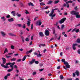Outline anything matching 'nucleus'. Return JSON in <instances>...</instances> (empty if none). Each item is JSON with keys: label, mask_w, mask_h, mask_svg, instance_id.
<instances>
[{"label": "nucleus", "mask_w": 80, "mask_h": 80, "mask_svg": "<svg viewBox=\"0 0 80 80\" xmlns=\"http://www.w3.org/2000/svg\"><path fill=\"white\" fill-rule=\"evenodd\" d=\"M70 14L72 15H75L76 14H79V12H77L75 11H71L70 12Z\"/></svg>", "instance_id": "nucleus-1"}, {"label": "nucleus", "mask_w": 80, "mask_h": 80, "mask_svg": "<svg viewBox=\"0 0 80 80\" xmlns=\"http://www.w3.org/2000/svg\"><path fill=\"white\" fill-rule=\"evenodd\" d=\"M65 20H66V18H64L62 19H61L60 21L59 22L60 23V24H62V23H63L65 21Z\"/></svg>", "instance_id": "nucleus-2"}, {"label": "nucleus", "mask_w": 80, "mask_h": 80, "mask_svg": "<svg viewBox=\"0 0 80 80\" xmlns=\"http://www.w3.org/2000/svg\"><path fill=\"white\" fill-rule=\"evenodd\" d=\"M64 65H65L66 67L67 68H70V65L68 64V62H66L64 63Z\"/></svg>", "instance_id": "nucleus-3"}, {"label": "nucleus", "mask_w": 80, "mask_h": 80, "mask_svg": "<svg viewBox=\"0 0 80 80\" xmlns=\"http://www.w3.org/2000/svg\"><path fill=\"white\" fill-rule=\"evenodd\" d=\"M45 33L46 36H48V35H49V34H50V32H49V31H48V30L46 29L45 31Z\"/></svg>", "instance_id": "nucleus-4"}, {"label": "nucleus", "mask_w": 80, "mask_h": 80, "mask_svg": "<svg viewBox=\"0 0 80 80\" xmlns=\"http://www.w3.org/2000/svg\"><path fill=\"white\" fill-rule=\"evenodd\" d=\"M35 61V59L32 58V61L30 62L29 63L30 64H31V65H32V64L33 63H34Z\"/></svg>", "instance_id": "nucleus-5"}, {"label": "nucleus", "mask_w": 80, "mask_h": 80, "mask_svg": "<svg viewBox=\"0 0 80 80\" xmlns=\"http://www.w3.org/2000/svg\"><path fill=\"white\" fill-rule=\"evenodd\" d=\"M2 60H3V64H5V63H6V59L4 58H2Z\"/></svg>", "instance_id": "nucleus-6"}, {"label": "nucleus", "mask_w": 80, "mask_h": 80, "mask_svg": "<svg viewBox=\"0 0 80 80\" xmlns=\"http://www.w3.org/2000/svg\"><path fill=\"white\" fill-rule=\"evenodd\" d=\"M55 15H56V14H54L53 15H52V16H51L50 15H49V17H51V19L52 20L53 19V18L54 17H55Z\"/></svg>", "instance_id": "nucleus-7"}, {"label": "nucleus", "mask_w": 80, "mask_h": 80, "mask_svg": "<svg viewBox=\"0 0 80 80\" xmlns=\"http://www.w3.org/2000/svg\"><path fill=\"white\" fill-rule=\"evenodd\" d=\"M41 22V21L40 20H38L37 21V23H39L38 25L39 26H40V25H42V22Z\"/></svg>", "instance_id": "nucleus-8"}, {"label": "nucleus", "mask_w": 80, "mask_h": 80, "mask_svg": "<svg viewBox=\"0 0 80 80\" xmlns=\"http://www.w3.org/2000/svg\"><path fill=\"white\" fill-rule=\"evenodd\" d=\"M29 21H28V23H27V24L28 25V27H29L30 25V20L28 19Z\"/></svg>", "instance_id": "nucleus-9"}, {"label": "nucleus", "mask_w": 80, "mask_h": 80, "mask_svg": "<svg viewBox=\"0 0 80 80\" xmlns=\"http://www.w3.org/2000/svg\"><path fill=\"white\" fill-rule=\"evenodd\" d=\"M75 73L76 75H77V76H79V75H80V74L79 73V72H78V70H77L75 72Z\"/></svg>", "instance_id": "nucleus-10"}, {"label": "nucleus", "mask_w": 80, "mask_h": 80, "mask_svg": "<svg viewBox=\"0 0 80 80\" xmlns=\"http://www.w3.org/2000/svg\"><path fill=\"white\" fill-rule=\"evenodd\" d=\"M9 35H10V36H12L13 37H16V35L12 33H9Z\"/></svg>", "instance_id": "nucleus-11"}, {"label": "nucleus", "mask_w": 80, "mask_h": 80, "mask_svg": "<svg viewBox=\"0 0 80 80\" xmlns=\"http://www.w3.org/2000/svg\"><path fill=\"white\" fill-rule=\"evenodd\" d=\"M8 21L9 22H13L14 21V19H13V18H11V19H8Z\"/></svg>", "instance_id": "nucleus-12"}, {"label": "nucleus", "mask_w": 80, "mask_h": 80, "mask_svg": "<svg viewBox=\"0 0 80 80\" xmlns=\"http://www.w3.org/2000/svg\"><path fill=\"white\" fill-rule=\"evenodd\" d=\"M54 13V10L53 9L52 10L51 13H50L49 15H50L51 16H52V15H53Z\"/></svg>", "instance_id": "nucleus-13"}, {"label": "nucleus", "mask_w": 80, "mask_h": 80, "mask_svg": "<svg viewBox=\"0 0 80 80\" xmlns=\"http://www.w3.org/2000/svg\"><path fill=\"white\" fill-rule=\"evenodd\" d=\"M11 13L13 14V16H15V11H12L11 12Z\"/></svg>", "instance_id": "nucleus-14"}, {"label": "nucleus", "mask_w": 80, "mask_h": 80, "mask_svg": "<svg viewBox=\"0 0 80 80\" xmlns=\"http://www.w3.org/2000/svg\"><path fill=\"white\" fill-rule=\"evenodd\" d=\"M61 61L62 62H63L64 64H65V62H65V59H62L61 60Z\"/></svg>", "instance_id": "nucleus-15"}, {"label": "nucleus", "mask_w": 80, "mask_h": 80, "mask_svg": "<svg viewBox=\"0 0 80 80\" xmlns=\"http://www.w3.org/2000/svg\"><path fill=\"white\" fill-rule=\"evenodd\" d=\"M76 18H80V15H78V14H76L75 15Z\"/></svg>", "instance_id": "nucleus-16"}, {"label": "nucleus", "mask_w": 80, "mask_h": 80, "mask_svg": "<svg viewBox=\"0 0 80 80\" xmlns=\"http://www.w3.org/2000/svg\"><path fill=\"white\" fill-rule=\"evenodd\" d=\"M60 2V1L59 0H55L54 1V4H57Z\"/></svg>", "instance_id": "nucleus-17"}, {"label": "nucleus", "mask_w": 80, "mask_h": 80, "mask_svg": "<svg viewBox=\"0 0 80 80\" xmlns=\"http://www.w3.org/2000/svg\"><path fill=\"white\" fill-rule=\"evenodd\" d=\"M39 35L41 37H43V32H40L39 33Z\"/></svg>", "instance_id": "nucleus-18"}, {"label": "nucleus", "mask_w": 80, "mask_h": 80, "mask_svg": "<svg viewBox=\"0 0 80 80\" xmlns=\"http://www.w3.org/2000/svg\"><path fill=\"white\" fill-rule=\"evenodd\" d=\"M1 33L3 37H5V34L4 33V32L3 31L1 32Z\"/></svg>", "instance_id": "nucleus-19"}, {"label": "nucleus", "mask_w": 80, "mask_h": 80, "mask_svg": "<svg viewBox=\"0 0 80 80\" xmlns=\"http://www.w3.org/2000/svg\"><path fill=\"white\" fill-rule=\"evenodd\" d=\"M53 3V1H50L48 2L47 3L48 5H49V4H51Z\"/></svg>", "instance_id": "nucleus-20"}, {"label": "nucleus", "mask_w": 80, "mask_h": 80, "mask_svg": "<svg viewBox=\"0 0 80 80\" xmlns=\"http://www.w3.org/2000/svg\"><path fill=\"white\" fill-rule=\"evenodd\" d=\"M28 5H29V6H30V5H31V6H34V5H33V3H32L31 2L30 3H28Z\"/></svg>", "instance_id": "nucleus-21"}, {"label": "nucleus", "mask_w": 80, "mask_h": 80, "mask_svg": "<svg viewBox=\"0 0 80 80\" xmlns=\"http://www.w3.org/2000/svg\"><path fill=\"white\" fill-rule=\"evenodd\" d=\"M73 3V1H72L70 0L67 2H66V4H68V3Z\"/></svg>", "instance_id": "nucleus-22"}, {"label": "nucleus", "mask_w": 80, "mask_h": 80, "mask_svg": "<svg viewBox=\"0 0 80 80\" xmlns=\"http://www.w3.org/2000/svg\"><path fill=\"white\" fill-rule=\"evenodd\" d=\"M21 38L22 40L23 43L25 42V39H24V37L23 36H21Z\"/></svg>", "instance_id": "nucleus-23"}, {"label": "nucleus", "mask_w": 80, "mask_h": 80, "mask_svg": "<svg viewBox=\"0 0 80 80\" xmlns=\"http://www.w3.org/2000/svg\"><path fill=\"white\" fill-rule=\"evenodd\" d=\"M40 5H41V6L45 5V4L43 2H42L40 3Z\"/></svg>", "instance_id": "nucleus-24"}, {"label": "nucleus", "mask_w": 80, "mask_h": 80, "mask_svg": "<svg viewBox=\"0 0 80 80\" xmlns=\"http://www.w3.org/2000/svg\"><path fill=\"white\" fill-rule=\"evenodd\" d=\"M6 52H8V50H7V48H6L5 49V51H4V54Z\"/></svg>", "instance_id": "nucleus-25"}, {"label": "nucleus", "mask_w": 80, "mask_h": 80, "mask_svg": "<svg viewBox=\"0 0 80 80\" xmlns=\"http://www.w3.org/2000/svg\"><path fill=\"white\" fill-rule=\"evenodd\" d=\"M60 78L61 80H63V76L61 75L60 76Z\"/></svg>", "instance_id": "nucleus-26"}, {"label": "nucleus", "mask_w": 80, "mask_h": 80, "mask_svg": "<svg viewBox=\"0 0 80 80\" xmlns=\"http://www.w3.org/2000/svg\"><path fill=\"white\" fill-rule=\"evenodd\" d=\"M27 58V56H25L23 58V59L22 60V61H25V59H26V58Z\"/></svg>", "instance_id": "nucleus-27"}, {"label": "nucleus", "mask_w": 80, "mask_h": 80, "mask_svg": "<svg viewBox=\"0 0 80 80\" xmlns=\"http://www.w3.org/2000/svg\"><path fill=\"white\" fill-rule=\"evenodd\" d=\"M42 57V54H40V53H39L37 55V57Z\"/></svg>", "instance_id": "nucleus-28"}, {"label": "nucleus", "mask_w": 80, "mask_h": 80, "mask_svg": "<svg viewBox=\"0 0 80 80\" xmlns=\"http://www.w3.org/2000/svg\"><path fill=\"white\" fill-rule=\"evenodd\" d=\"M76 42L77 43H80V38H78L77 39Z\"/></svg>", "instance_id": "nucleus-29"}, {"label": "nucleus", "mask_w": 80, "mask_h": 80, "mask_svg": "<svg viewBox=\"0 0 80 80\" xmlns=\"http://www.w3.org/2000/svg\"><path fill=\"white\" fill-rule=\"evenodd\" d=\"M25 41L26 42H29V41H30V40H29V39H28V38H27L25 39Z\"/></svg>", "instance_id": "nucleus-30"}, {"label": "nucleus", "mask_w": 80, "mask_h": 80, "mask_svg": "<svg viewBox=\"0 0 80 80\" xmlns=\"http://www.w3.org/2000/svg\"><path fill=\"white\" fill-rule=\"evenodd\" d=\"M11 64H12V62H9L7 63L6 64L7 65H11Z\"/></svg>", "instance_id": "nucleus-31"}, {"label": "nucleus", "mask_w": 80, "mask_h": 80, "mask_svg": "<svg viewBox=\"0 0 80 80\" xmlns=\"http://www.w3.org/2000/svg\"><path fill=\"white\" fill-rule=\"evenodd\" d=\"M11 48L12 50H13V49H14L15 46H13V45H12L11 46Z\"/></svg>", "instance_id": "nucleus-32"}, {"label": "nucleus", "mask_w": 80, "mask_h": 80, "mask_svg": "<svg viewBox=\"0 0 80 80\" xmlns=\"http://www.w3.org/2000/svg\"><path fill=\"white\" fill-rule=\"evenodd\" d=\"M79 29H76H76H75V32H76V33H78V32H79Z\"/></svg>", "instance_id": "nucleus-33"}, {"label": "nucleus", "mask_w": 80, "mask_h": 80, "mask_svg": "<svg viewBox=\"0 0 80 80\" xmlns=\"http://www.w3.org/2000/svg\"><path fill=\"white\" fill-rule=\"evenodd\" d=\"M12 71H13V70H12V69H9L8 70V72H12Z\"/></svg>", "instance_id": "nucleus-34"}, {"label": "nucleus", "mask_w": 80, "mask_h": 80, "mask_svg": "<svg viewBox=\"0 0 80 80\" xmlns=\"http://www.w3.org/2000/svg\"><path fill=\"white\" fill-rule=\"evenodd\" d=\"M17 17H21V14H18V12L17 13Z\"/></svg>", "instance_id": "nucleus-35"}, {"label": "nucleus", "mask_w": 80, "mask_h": 80, "mask_svg": "<svg viewBox=\"0 0 80 80\" xmlns=\"http://www.w3.org/2000/svg\"><path fill=\"white\" fill-rule=\"evenodd\" d=\"M18 26L19 27H22V24H18Z\"/></svg>", "instance_id": "nucleus-36"}, {"label": "nucleus", "mask_w": 80, "mask_h": 80, "mask_svg": "<svg viewBox=\"0 0 80 80\" xmlns=\"http://www.w3.org/2000/svg\"><path fill=\"white\" fill-rule=\"evenodd\" d=\"M20 7H23V3H20Z\"/></svg>", "instance_id": "nucleus-37"}, {"label": "nucleus", "mask_w": 80, "mask_h": 80, "mask_svg": "<svg viewBox=\"0 0 80 80\" xmlns=\"http://www.w3.org/2000/svg\"><path fill=\"white\" fill-rule=\"evenodd\" d=\"M19 78L20 80H24V79H23V77H19Z\"/></svg>", "instance_id": "nucleus-38"}, {"label": "nucleus", "mask_w": 80, "mask_h": 80, "mask_svg": "<svg viewBox=\"0 0 80 80\" xmlns=\"http://www.w3.org/2000/svg\"><path fill=\"white\" fill-rule=\"evenodd\" d=\"M11 61H15L16 60V58H13L11 59Z\"/></svg>", "instance_id": "nucleus-39"}, {"label": "nucleus", "mask_w": 80, "mask_h": 80, "mask_svg": "<svg viewBox=\"0 0 80 80\" xmlns=\"http://www.w3.org/2000/svg\"><path fill=\"white\" fill-rule=\"evenodd\" d=\"M15 62H12V64L10 65H11V67H12V66H13L15 65Z\"/></svg>", "instance_id": "nucleus-40"}, {"label": "nucleus", "mask_w": 80, "mask_h": 80, "mask_svg": "<svg viewBox=\"0 0 80 80\" xmlns=\"http://www.w3.org/2000/svg\"><path fill=\"white\" fill-rule=\"evenodd\" d=\"M26 26H25V24H23V26L22 27V28H26Z\"/></svg>", "instance_id": "nucleus-41"}, {"label": "nucleus", "mask_w": 80, "mask_h": 80, "mask_svg": "<svg viewBox=\"0 0 80 80\" xmlns=\"http://www.w3.org/2000/svg\"><path fill=\"white\" fill-rule=\"evenodd\" d=\"M10 18V16L8 14L6 16V18Z\"/></svg>", "instance_id": "nucleus-42"}, {"label": "nucleus", "mask_w": 80, "mask_h": 80, "mask_svg": "<svg viewBox=\"0 0 80 80\" xmlns=\"http://www.w3.org/2000/svg\"><path fill=\"white\" fill-rule=\"evenodd\" d=\"M34 62L36 64H38L39 62L37 61H35Z\"/></svg>", "instance_id": "nucleus-43"}, {"label": "nucleus", "mask_w": 80, "mask_h": 80, "mask_svg": "<svg viewBox=\"0 0 80 80\" xmlns=\"http://www.w3.org/2000/svg\"><path fill=\"white\" fill-rule=\"evenodd\" d=\"M72 48L73 50H75V49H76V47H75V46H72Z\"/></svg>", "instance_id": "nucleus-44"}, {"label": "nucleus", "mask_w": 80, "mask_h": 80, "mask_svg": "<svg viewBox=\"0 0 80 80\" xmlns=\"http://www.w3.org/2000/svg\"><path fill=\"white\" fill-rule=\"evenodd\" d=\"M72 46H74V47H75V46H78V44L77 43L74 44Z\"/></svg>", "instance_id": "nucleus-45"}, {"label": "nucleus", "mask_w": 80, "mask_h": 80, "mask_svg": "<svg viewBox=\"0 0 80 80\" xmlns=\"http://www.w3.org/2000/svg\"><path fill=\"white\" fill-rule=\"evenodd\" d=\"M7 78H8V77L7 76H6L4 77V79L5 80H7Z\"/></svg>", "instance_id": "nucleus-46"}, {"label": "nucleus", "mask_w": 80, "mask_h": 80, "mask_svg": "<svg viewBox=\"0 0 80 80\" xmlns=\"http://www.w3.org/2000/svg\"><path fill=\"white\" fill-rule=\"evenodd\" d=\"M8 65L4 66V68H8Z\"/></svg>", "instance_id": "nucleus-47"}, {"label": "nucleus", "mask_w": 80, "mask_h": 80, "mask_svg": "<svg viewBox=\"0 0 80 80\" xmlns=\"http://www.w3.org/2000/svg\"><path fill=\"white\" fill-rule=\"evenodd\" d=\"M1 19H4V21H5V20H6L5 18V17H4V16L1 17Z\"/></svg>", "instance_id": "nucleus-48"}, {"label": "nucleus", "mask_w": 80, "mask_h": 80, "mask_svg": "<svg viewBox=\"0 0 80 80\" xmlns=\"http://www.w3.org/2000/svg\"><path fill=\"white\" fill-rule=\"evenodd\" d=\"M49 8V7L48 6H46L44 8L45 10H47V9H48Z\"/></svg>", "instance_id": "nucleus-49"}, {"label": "nucleus", "mask_w": 80, "mask_h": 80, "mask_svg": "<svg viewBox=\"0 0 80 80\" xmlns=\"http://www.w3.org/2000/svg\"><path fill=\"white\" fill-rule=\"evenodd\" d=\"M10 67H11V69L12 70H13V66H11V65L10 66Z\"/></svg>", "instance_id": "nucleus-50"}, {"label": "nucleus", "mask_w": 80, "mask_h": 80, "mask_svg": "<svg viewBox=\"0 0 80 80\" xmlns=\"http://www.w3.org/2000/svg\"><path fill=\"white\" fill-rule=\"evenodd\" d=\"M67 8H69L70 7V4H68V3L67 4Z\"/></svg>", "instance_id": "nucleus-51"}, {"label": "nucleus", "mask_w": 80, "mask_h": 80, "mask_svg": "<svg viewBox=\"0 0 80 80\" xmlns=\"http://www.w3.org/2000/svg\"><path fill=\"white\" fill-rule=\"evenodd\" d=\"M5 57L6 58H10V57H11V56H8L7 55H5Z\"/></svg>", "instance_id": "nucleus-52"}, {"label": "nucleus", "mask_w": 80, "mask_h": 80, "mask_svg": "<svg viewBox=\"0 0 80 80\" xmlns=\"http://www.w3.org/2000/svg\"><path fill=\"white\" fill-rule=\"evenodd\" d=\"M61 37V36L60 35L59 36V37L58 38V40L59 41H60V39Z\"/></svg>", "instance_id": "nucleus-53"}, {"label": "nucleus", "mask_w": 80, "mask_h": 80, "mask_svg": "<svg viewBox=\"0 0 80 80\" xmlns=\"http://www.w3.org/2000/svg\"><path fill=\"white\" fill-rule=\"evenodd\" d=\"M5 65L3 64V63H2L1 64V66L2 67H4L5 66Z\"/></svg>", "instance_id": "nucleus-54"}, {"label": "nucleus", "mask_w": 80, "mask_h": 80, "mask_svg": "<svg viewBox=\"0 0 80 80\" xmlns=\"http://www.w3.org/2000/svg\"><path fill=\"white\" fill-rule=\"evenodd\" d=\"M33 74V75H36V74H37V72H33L32 73Z\"/></svg>", "instance_id": "nucleus-55"}, {"label": "nucleus", "mask_w": 80, "mask_h": 80, "mask_svg": "<svg viewBox=\"0 0 80 80\" xmlns=\"http://www.w3.org/2000/svg\"><path fill=\"white\" fill-rule=\"evenodd\" d=\"M74 10H78V8H77V6H76L74 8Z\"/></svg>", "instance_id": "nucleus-56"}, {"label": "nucleus", "mask_w": 80, "mask_h": 80, "mask_svg": "<svg viewBox=\"0 0 80 80\" xmlns=\"http://www.w3.org/2000/svg\"><path fill=\"white\" fill-rule=\"evenodd\" d=\"M17 62H21V59H19L16 61Z\"/></svg>", "instance_id": "nucleus-57"}, {"label": "nucleus", "mask_w": 80, "mask_h": 80, "mask_svg": "<svg viewBox=\"0 0 80 80\" xmlns=\"http://www.w3.org/2000/svg\"><path fill=\"white\" fill-rule=\"evenodd\" d=\"M32 49H31L30 50L28 51L29 53H31L32 52Z\"/></svg>", "instance_id": "nucleus-58"}, {"label": "nucleus", "mask_w": 80, "mask_h": 80, "mask_svg": "<svg viewBox=\"0 0 80 80\" xmlns=\"http://www.w3.org/2000/svg\"><path fill=\"white\" fill-rule=\"evenodd\" d=\"M32 49H31L30 50L28 51L29 53H31L32 52Z\"/></svg>", "instance_id": "nucleus-59"}, {"label": "nucleus", "mask_w": 80, "mask_h": 80, "mask_svg": "<svg viewBox=\"0 0 80 80\" xmlns=\"http://www.w3.org/2000/svg\"><path fill=\"white\" fill-rule=\"evenodd\" d=\"M78 54H80V49L78 50Z\"/></svg>", "instance_id": "nucleus-60"}, {"label": "nucleus", "mask_w": 80, "mask_h": 80, "mask_svg": "<svg viewBox=\"0 0 80 80\" xmlns=\"http://www.w3.org/2000/svg\"><path fill=\"white\" fill-rule=\"evenodd\" d=\"M45 52H47V49H45L43 50V53H45Z\"/></svg>", "instance_id": "nucleus-61"}, {"label": "nucleus", "mask_w": 80, "mask_h": 80, "mask_svg": "<svg viewBox=\"0 0 80 80\" xmlns=\"http://www.w3.org/2000/svg\"><path fill=\"white\" fill-rule=\"evenodd\" d=\"M76 28L74 29L72 31H71V32H73L74 31L75 32Z\"/></svg>", "instance_id": "nucleus-62"}, {"label": "nucleus", "mask_w": 80, "mask_h": 80, "mask_svg": "<svg viewBox=\"0 0 80 80\" xmlns=\"http://www.w3.org/2000/svg\"><path fill=\"white\" fill-rule=\"evenodd\" d=\"M61 28L62 29H63V28H64V25H62V26H61Z\"/></svg>", "instance_id": "nucleus-63"}, {"label": "nucleus", "mask_w": 80, "mask_h": 80, "mask_svg": "<svg viewBox=\"0 0 80 80\" xmlns=\"http://www.w3.org/2000/svg\"><path fill=\"white\" fill-rule=\"evenodd\" d=\"M14 68H18V67H17V65H15L14 66Z\"/></svg>", "instance_id": "nucleus-64"}]
</instances>
